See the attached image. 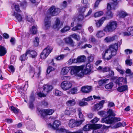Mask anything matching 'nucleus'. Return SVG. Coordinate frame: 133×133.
Listing matches in <instances>:
<instances>
[{"mask_svg": "<svg viewBox=\"0 0 133 133\" xmlns=\"http://www.w3.org/2000/svg\"><path fill=\"white\" fill-rule=\"evenodd\" d=\"M102 127V125L100 124H87L84 127L83 130L84 131H87L90 129H93L94 132L96 129L100 128Z\"/></svg>", "mask_w": 133, "mask_h": 133, "instance_id": "nucleus-4", "label": "nucleus"}, {"mask_svg": "<svg viewBox=\"0 0 133 133\" xmlns=\"http://www.w3.org/2000/svg\"><path fill=\"white\" fill-rule=\"evenodd\" d=\"M26 18L27 21L30 22H33V19L32 17L30 15H28L26 16Z\"/></svg>", "mask_w": 133, "mask_h": 133, "instance_id": "nucleus-48", "label": "nucleus"}, {"mask_svg": "<svg viewBox=\"0 0 133 133\" xmlns=\"http://www.w3.org/2000/svg\"><path fill=\"white\" fill-rule=\"evenodd\" d=\"M65 114L67 115H70L71 114V111L69 108H67L65 111Z\"/></svg>", "mask_w": 133, "mask_h": 133, "instance_id": "nucleus-59", "label": "nucleus"}, {"mask_svg": "<svg viewBox=\"0 0 133 133\" xmlns=\"http://www.w3.org/2000/svg\"><path fill=\"white\" fill-rule=\"evenodd\" d=\"M105 103V100H103L100 102L99 103L95 104L94 108L95 109L98 110L102 108L103 107V104Z\"/></svg>", "mask_w": 133, "mask_h": 133, "instance_id": "nucleus-12", "label": "nucleus"}, {"mask_svg": "<svg viewBox=\"0 0 133 133\" xmlns=\"http://www.w3.org/2000/svg\"><path fill=\"white\" fill-rule=\"evenodd\" d=\"M100 119L99 118L97 117H95L91 121V122L93 123H95L97 122Z\"/></svg>", "mask_w": 133, "mask_h": 133, "instance_id": "nucleus-64", "label": "nucleus"}, {"mask_svg": "<svg viewBox=\"0 0 133 133\" xmlns=\"http://www.w3.org/2000/svg\"><path fill=\"white\" fill-rule=\"evenodd\" d=\"M72 83L69 82L64 81L62 82L61 84V87L63 90H66L69 89L72 87Z\"/></svg>", "mask_w": 133, "mask_h": 133, "instance_id": "nucleus-6", "label": "nucleus"}, {"mask_svg": "<svg viewBox=\"0 0 133 133\" xmlns=\"http://www.w3.org/2000/svg\"><path fill=\"white\" fill-rule=\"evenodd\" d=\"M86 59L85 57L84 56H78L77 59L74 60L75 62L77 63H81L84 62Z\"/></svg>", "mask_w": 133, "mask_h": 133, "instance_id": "nucleus-15", "label": "nucleus"}, {"mask_svg": "<svg viewBox=\"0 0 133 133\" xmlns=\"http://www.w3.org/2000/svg\"><path fill=\"white\" fill-rule=\"evenodd\" d=\"M51 51V49L50 46H48L45 48L41 53L40 57L41 58H45Z\"/></svg>", "mask_w": 133, "mask_h": 133, "instance_id": "nucleus-5", "label": "nucleus"}, {"mask_svg": "<svg viewBox=\"0 0 133 133\" xmlns=\"http://www.w3.org/2000/svg\"><path fill=\"white\" fill-rule=\"evenodd\" d=\"M109 80V79H108L106 78L103 80H101L99 81V84L100 86H101L103 84L105 83H106V82Z\"/></svg>", "mask_w": 133, "mask_h": 133, "instance_id": "nucleus-41", "label": "nucleus"}, {"mask_svg": "<svg viewBox=\"0 0 133 133\" xmlns=\"http://www.w3.org/2000/svg\"><path fill=\"white\" fill-rule=\"evenodd\" d=\"M53 89V87L51 85L48 84L44 85L43 86V92L45 93L46 94Z\"/></svg>", "mask_w": 133, "mask_h": 133, "instance_id": "nucleus-11", "label": "nucleus"}, {"mask_svg": "<svg viewBox=\"0 0 133 133\" xmlns=\"http://www.w3.org/2000/svg\"><path fill=\"white\" fill-rule=\"evenodd\" d=\"M60 23V21L57 18L56 19L55 22V24L54 25V27L55 28H58L59 29L60 28V27L59 26Z\"/></svg>", "mask_w": 133, "mask_h": 133, "instance_id": "nucleus-37", "label": "nucleus"}, {"mask_svg": "<svg viewBox=\"0 0 133 133\" xmlns=\"http://www.w3.org/2000/svg\"><path fill=\"white\" fill-rule=\"evenodd\" d=\"M71 36L72 38H74L77 41H79L80 39L79 36V35H77L76 34H74L72 35Z\"/></svg>", "mask_w": 133, "mask_h": 133, "instance_id": "nucleus-36", "label": "nucleus"}, {"mask_svg": "<svg viewBox=\"0 0 133 133\" xmlns=\"http://www.w3.org/2000/svg\"><path fill=\"white\" fill-rule=\"evenodd\" d=\"M57 131L64 133H67L68 131H67L65 129L63 128H61L60 129L59 128L58 130Z\"/></svg>", "mask_w": 133, "mask_h": 133, "instance_id": "nucleus-60", "label": "nucleus"}, {"mask_svg": "<svg viewBox=\"0 0 133 133\" xmlns=\"http://www.w3.org/2000/svg\"><path fill=\"white\" fill-rule=\"evenodd\" d=\"M55 69L52 67L51 66H49L48 67L46 73L48 74H49V73L51 72L54 71L55 70Z\"/></svg>", "mask_w": 133, "mask_h": 133, "instance_id": "nucleus-42", "label": "nucleus"}, {"mask_svg": "<svg viewBox=\"0 0 133 133\" xmlns=\"http://www.w3.org/2000/svg\"><path fill=\"white\" fill-rule=\"evenodd\" d=\"M75 120L73 119H70L69 120L68 125L70 127L73 128L75 127Z\"/></svg>", "mask_w": 133, "mask_h": 133, "instance_id": "nucleus-35", "label": "nucleus"}, {"mask_svg": "<svg viewBox=\"0 0 133 133\" xmlns=\"http://www.w3.org/2000/svg\"><path fill=\"white\" fill-rule=\"evenodd\" d=\"M61 122L58 120H56L54 121L52 124L50 123L48 125V128H51L54 130H58L59 127L61 125Z\"/></svg>", "mask_w": 133, "mask_h": 133, "instance_id": "nucleus-8", "label": "nucleus"}, {"mask_svg": "<svg viewBox=\"0 0 133 133\" xmlns=\"http://www.w3.org/2000/svg\"><path fill=\"white\" fill-rule=\"evenodd\" d=\"M115 37H116V36H113L112 37H107L105 39V40L107 42L112 41L115 40Z\"/></svg>", "mask_w": 133, "mask_h": 133, "instance_id": "nucleus-31", "label": "nucleus"}, {"mask_svg": "<svg viewBox=\"0 0 133 133\" xmlns=\"http://www.w3.org/2000/svg\"><path fill=\"white\" fill-rule=\"evenodd\" d=\"M106 118L102 119V122L105 123L106 124H110L119 121H121V119L119 117H114L113 118H111V119H108Z\"/></svg>", "mask_w": 133, "mask_h": 133, "instance_id": "nucleus-7", "label": "nucleus"}, {"mask_svg": "<svg viewBox=\"0 0 133 133\" xmlns=\"http://www.w3.org/2000/svg\"><path fill=\"white\" fill-rule=\"evenodd\" d=\"M114 86V84L112 82H111L106 84L105 85V88L108 90L111 89Z\"/></svg>", "mask_w": 133, "mask_h": 133, "instance_id": "nucleus-29", "label": "nucleus"}, {"mask_svg": "<svg viewBox=\"0 0 133 133\" xmlns=\"http://www.w3.org/2000/svg\"><path fill=\"white\" fill-rule=\"evenodd\" d=\"M83 70V71H82L83 73V75L84 74H89V73L91 71L90 70H89L86 68H85L84 70Z\"/></svg>", "mask_w": 133, "mask_h": 133, "instance_id": "nucleus-62", "label": "nucleus"}, {"mask_svg": "<svg viewBox=\"0 0 133 133\" xmlns=\"http://www.w3.org/2000/svg\"><path fill=\"white\" fill-rule=\"evenodd\" d=\"M10 109L11 111H13L15 114H17L18 113L19 110L16 108L14 106H11L10 107Z\"/></svg>", "mask_w": 133, "mask_h": 133, "instance_id": "nucleus-39", "label": "nucleus"}, {"mask_svg": "<svg viewBox=\"0 0 133 133\" xmlns=\"http://www.w3.org/2000/svg\"><path fill=\"white\" fill-rule=\"evenodd\" d=\"M105 19L104 17H103L99 19L97 22H96V26L97 27H99L103 23Z\"/></svg>", "mask_w": 133, "mask_h": 133, "instance_id": "nucleus-24", "label": "nucleus"}, {"mask_svg": "<svg viewBox=\"0 0 133 133\" xmlns=\"http://www.w3.org/2000/svg\"><path fill=\"white\" fill-rule=\"evenodd\" d=\"M117 25L116 22L112 21L109 22L103 29L105 32H112L116 28Z\"/></svg>", "mask_w": 133, "mask_h": 133, "instance_id": "nucleus-3", "label": "nucleus"}, {"mask_svg": "<svg viewBox=\"0 0 133 133\" xmlns=\"http://www.w3.org/2000/svg\"><path fill=\"white\" fill-rule=\"evenodd\" d=\"M37 26H34L32 27V29L30 30V32L32 34H36L37 30Z\"/></svg>", "mask_w": 133, "mask_h": 133, "instance_id": "nucleus-32", "label": "nucleus"}, {"mask_svg": "<svg viewBox=\"0 0 133 133\" xmlns=\"http://www.w3.org/2000/svg\"><path fill=\"white\" fill-rule=\"evenodd\" d=\"M116 6V4H114L112 3H108L107 4V10L108 11H110V9H114Z\"/></svg>", "mask_w": 133, "mask_h": 133, "instance_id": "nucleus-27", "label": "nucleus"}, {"mask_svg": "<svg viewBox=\"0 0 133 133\" xmlns=\"http://www.w3.org/2000/svg\"><path fill=\"white\" fill-rule=\"evenodd\" d=\"M83 69V67L81 66H73L71 70V74L82 78L83 76V74L82 71Z\"/></svg>", "mask_w": 133, "mask_h": 133, "instance_id": "nucleus-2", "label": "nucleus"}, {"mask_svg": "<svg viewBox=\"0 0 133 133\" xmlns=\"http://www.w3.org/2000/svg\"><path fill=\"white\" fill-rule=\"evenodd\" d=\"M92 46L90 44H85L84 46H83L81 48V49H85L87 47H88L89 48H90L92 47Z\"/></svg>", "mask_w": 133, "mask_h": 133, "instance_id": "nucleus-61", "label": "nucleus"}, {"mask_svg": "<svg viewBox=\"0 0 133 133\" xmlns=\"http://www.w3.org/2000/svg\"><path fill=\"white\" fill-rule=\"evenodd\" d=\"M70 70V68L68 67H64L61 71V74L63 75H65L67 74Z\"/></svg>", "mask_w": 133, "mask_h": 133, "instance_id": "nucleus-17", "label": "nucleus"}, {"mask_svg": "<svg viewBox=\"0 0 133 133\" xmlns=\"http://www.w3.org/2000/svg\"><path fill=\"white\" fill-rule=\"evenodd\" d=\"M128 89V88L127 85H123L118 87L117 88V90L120 92H122L123 91L126 90Z\"/></svg>", "mask_w": 133, "mask_h": 133, "instance_id": "nucleus-26", "label": "nucleus"}, {"mask_svg": "<svg viewBox=\"0 0 133 133\" xmlns=\"http://www.w3.org/2000/svg\"><path fill=\"white\" fill-rule=\"evenodd\" d=\"M86 9V7L85 6L81 7L79 10V12L81 14H83V13L85 12Z\"/></svg>", "mask_w": 133, "mask_h": 133, "instance_id": "nucleus-45", "label": "nucleus"}, {"mask_svg": "<svg viewBox=\"0 0 133 133\" xmlns=\"http://www.w3.org/2000/svg\"><path fill=\"white\" fill-rule=\"evenodd\" d=\"M77 88H74L71 89L70 92L72 94H75L77 93Z\"/></svg>", "mask_w": 133, "mask_h": 133, "instance_id": "nucleus-50", "label": "nucleus"}, {"mask_svg": "<svg viewBox=\"0 0 133 133\" xmlns=\"http://www.w3.org/2000/svg\"><path fill=\"white\" fill-rule=\"evenodd\" d=\"M54 93L56 96H60L62 94L61 91L57 89L55 90Z\"/></svg>", "mask_w": 133, "mask_h": 133, "instance_id": "nucleus-47", "label": "nucleus"}, {"mask_svg": "<svg viewBox=\"0 0 133 133\" xmlns=\"http://www.w3.org/2000/svg\"><path fill=\"white\" fill-rule=\"evenodd\" d=\"M118 15L119 16V17L124 18L126 16H127L128 14L125 12L122 11L119 12Z\"/></svg>", "mask_w": 133, "mask_h": 133, "instance_id": "nucleus-34", "label": "nucleus"}, {"mask_svg": "<svg viewBox=\"0 0 133 133\" xmlns=\"http://www.w3.org/2000/svg\"><path fill=\"white\" fill-rule=\"evenodd\" d=\"M123 79V78L122 77H120L118 79H117L116 81V84H118L119 85H120L122 84L120 83Z\"/></svg>", "mask_w": 133, "mask_h": 133, "instance_id": "nucleus-49", "label": "nucleus"}, {"mask_svg": "<svg viewBox=\"0 0 133 133\" xmlns=\"http://www.w3.org/2000/svg\"><path fill=\"white\" fill-rule=\"evenodd\" d=\"M29 51H26L25 54L21 56L20 57V59L21 61H24L27 59V55L28 54Z\"/></svg>", "mask_w": 133, "mask_h": 133, "instance_id": "nucleus-30", "label": "nucleus"}, {"mask_svg": "<svg viewBox=\"0 0 133 133\" xmlns=\"http://www.w3.org/2000/svg\"><path fill=\"white\" fill-rule=\"evenodd\" d=\"M107 15L109 18H112L113 16L112 13L110 11H108L107 13Z\"/></svg>", "mask_w": 133, "mask_h": 133, "instance_id": "nucleus-51", "label": "nucleus"}, {"mask_svg": "<svg viewBox=\"0 0 133 133\" xmlns=\"http://www.w3.org/2000/svg\"><path fill=\"white\" fill-rule=\"evenodd\" d=\"M98 114L101 116L104 117L103 118H102V119H103L108 118L107 119H109V118L107 117V113L106 111H101L98 112Z\"/></svg>", "mask_w": 133, "mask_h": 133, "instance_id": "nucleus-22", "label": "nucleus"}, {"mask_svg": "<svg viewBox=\"0 0 133 133\" xmlns=\"http://www.w3.org/2000/svg\"><path fill=\"white\" fill-rule=\"evenodd\" d=\"M66 104L69 106H73L75 105L76 101L75 99H72L68 100L66 102Z\"/></svg>", "mask_w": 133, "mask_h": 133, "instance_id": "nucleus-20", "label": "nucleus"}, {"mask_svg": "<svg viewBox=\"0 0 133 133\" xmlns=\"http://www.w3.org/2000/svg\"><path fill=\"white\" fill-rule=\"evenodd\" d=\"M38 111L40 114L43 117L47 115H51L54 111V110L52 109L40 110Z\"/></svg>", "mask_w": 133, "mask_h": 133, "instance_id": "nucleus-10", "label": "nucleus"}, {"mask_svg": "<svg viewBox=\"0 0 133 133\" xmlns=\"http://www.w3.org/2000/svg\"><path fill=\"white\" fill-rule=\"evenodd\" d=\"M125 52V54H131L133 52L132 50H130L129 49H125L124 50Z\"/></svg>", "mask_w": 133, "mask_h": 133, "instance_id": "nucleus-63", "label": "nucleus"}, {"mask_svg": "<svg viewBox=\"0 0 133 133\" xmlns=\"http://www.w3.org/2000/svg\"><path fill=\"white\" fill-rule=\"evenodd\" d=\"M70 29V27L69 26H66L61 30V31L62 32H65L68 30Z\"/></svg>", "mask_w": 133, "mask_h": 133, "instance_id": "nucleus-43", "label": "nucleus"}, {"mask_svg": "<svg viewBox=\"0 0 133 133\" xmlns=\"http://www.w3.org/2000/svg\"><path fill=\"white\" fill-rule=\"evenodd\" d=\"M107 117L109 119H111L110 117L111 116H115L116 114L112 110L110 109H107Z\"/></svg>", "mask_w": 133, "mask_h": 133, "instance_id": "nucleus-21", "label": "nucleus"}, {"mask_svg": "<svg viewBox=\"0 0 133 133\" xmlns=\"http://www.w3.org/2000/svg\"><path fill=\"white\" fill-rule=\"evenodd\" d=\"M79 105L81 106H84L87 105L88 103L87 102L82 101L79 102Z\"/></svg>", "mask_w": 133, "mask_h": 133, "instance_id": "nucleus-57", "label": "nucleus"}, {"mask_svg": "<svg viewBox=\"0 0 133 133\" xmlns=\"http://www.w3.org/2000/svg\"><path fill=\"white\" fill-rule=\"evenodd\" d=\"M122 43V41L118 42L110 46L109 48L106 50L104 54H102V58L104 60H109L112 57V56H115L116 54L118 49V46H120Z\"/></svg>", "mask_w": 133, "mask_h": 133, "instance_id": "nucleus-1", "label": "nucleus"}, {"mask_svg": "<svg viewBox=\"0 0 133 133\" xmlns=\"http://www.w3.org/2000/svg\"><path fill=\"white\" fill-rule=\"evenodd\" d=\"M105 35V34L103 30L98 31L96 35V36L98 38H101Z\"/></svg>", "mask_w": 133, "mask_h": 133, "instance_id": "nucleus-23", "label": "nucleus"}, {"mask_svg": "<svg viewBox=\"0 0 133 133\" xmlns=\"http://www.w3.org/2000/svg\"><path fill=\"white\" fill-rule=\"evenodd\" d=\"M38 96L40 97H45L47 95L45 93H44L43 91V93L40 92L38 93Z\"/></svg>", "mask_w": 133, "mask_h": 133, "instance_id": "nucleus-58", "label": "nucleus"}, {"mask_svg": "<svg viewBox=\"0 0 133 133\" xmlns=\"http://www.w3.org/2000/svg\"><path fill=\"white\" fill-rule=\"evenodd\" d=\"M12 15L15 17L18 21L19 22L22 21V17L20 14L14 11L12 12Z\"/></svg>", "mask_w": 133, "mask_h": 133, "instance_id": "nucleus-16", "label": "nucleus"}, {"mask_svg": "<svg viewBox=\"0 0 133 133\" xmlns=\"http://www.w3.org/2000/svg\"><path fill=\"white\" fill-rule=\"evenodd\" d=\"M39 38L37 37H36L35 38L34 40L33 41L34 45L35 46H38L39 45Z\"/></svg>", "mask_w": 133, "mask_h": 133, "instance_id": "nucleus-38", "label": "nucleus"}, {"mask_svg": "<svg viewBox=\"0 0 133 133\" xmlns=\"http://www.w3.org/2000/svg\"><path fill=\"white\" fill-rule=\"evenodd\" d=\"M84 18V15L82 14H79L78 16L77 20L79 21H82Z\"/></svg>", "mask_w": 133, "mask_h": 133, "instance_id": "nucleus-52", "label": "nucleus"}, {"mask_svg": "<svg viewBox=\"0 0 133 133\" xmlns=\"http://www.w3.org/2000/svg\"><path fill=\"white\" fill-rule=\"evenodd\" d=\"M98 70H100L101 72H107L110 70L111 69V68L109 67H105L103 68L101 66H99L98 68Z\"/></svg>", "mask_w": 133, "mask_h": 133, "instance_id": "nucleus-19", "label": "nucleus"}, {"mask_svg": "<svg viewBox=\"0 0 133 133\" xmlns=\"http://www.w3.org/2000/svg\"><path fill=\"white\" fill-rule=\"evenodd\" d=\"M93 99V98L92 96L88 97L87 98H84L82 100L84 101H90Z\"/></svg>", "mask_w": 133, "mask_h": 133, "instance_id": "nucleus-56", "label": "nucleus"}, {"mask_svg": "<svg viewBox=\"0 0 133 133\" xmlns=\"http://www.w3.org/2000/svg\"><path fill=\"white\" fill-rule=\"evenodd\" d=\"M6 53V49L3 46H0V56H2Z\"/></svg>", "mask_w": 133, "mask_h": 133, "instance_id": "nucleus-25", "label": "nucleus"}, {"mask_svg": "<svg viewBox=\"0 0 133 133\" xmlns=\"http://www.w3.org/2000/svg\"><path fill=\"white\" fill-rule=\"evenodd\" d=\"M65 43L70 45H72L73 43V40L70 37H68L64 39Z\"/></svg>", "mask_w": 133, "mask_h": 133, "instance_id": "nucleus-28", "label": "nucleus"}, {"mask_svg": "<svg viewBox=\"0 0 133 133\" xmlns=\"http://www.w3.org/2000/svg\"><path fill=\"white\" fill-rule=\"evenodd\" d=\"M77 111L78 112V114L79 118L81 119H84V116L81 111V109L80 108H78L77 109Z\"/></svg>", "mask_w": 133, "mask_h": 133, "instance_id": "nucleus-33", "label": "nucleus"}, {"mask_svg": "<svg viewBox=\"0 0 133 133\" xmlns=\"http://www.w3.org/2000/svg\"><path fill=\"white\" fill-rule=\"evenodd\" d=\"M14 8L15 10L17 12V13L21 12V11L19 9V5H15L14 6Z\"/></svg>", "mask_w": 133, "mask_h": 133, "instance_id": "nucleus-55", "label": "nucleus"}, {"mask_svg": "<svg viewBox=\"0 0 133 133\" xmlns=\"http://www.w3.org/2000/svg\"><path fill=\"white\" fill-rule=\"evenodd\" d=\"M84 121V119H81L79 121H75V127H78L81 125L82 122Z\"/></svg>", "mask_w": 133, "mask_h": 133, "instance_id": "nucleus-40", "label": "nucleus"}, {"mask_svg": "<svg viewBox=\"0 0 133 133\" xmlns=\"http://www.w3.org/2000/svg\"><path fill=\"white\" fill-rule=\"evenodd\" d=\"M60 11V9L56 8L54 6H52L49 8L48 13L51 16H55L57 15Z\"/></svg>", "mask_w": 133, "mask_h": 133, "instance_id": "nucleus-9", "label": "nucleus"}, {"mask_svg": "<svg viewBox=\"0 0 133 133\" xmlns=\"http://www.w3.org/2000/svg\"><path fill=\"white\" fill-rule=\"evenodd\" d=\"M44 25L46 29H47L50 26V17H46L44 20Z\"/></svg>", "mask_w": 133, "mask_h": 133, "instance_id": "nucleus-14", "label": "nucleus"}, {"mask_svg": "<svg viewBox=\"0 0 133 133\" xmlns=\"http://www.w3.org/2000/svg\"><path fill=\"white\" fill-rule=\"evenodd\" d=\"M27 51H29L28 54L29 55L30 57L32 58H35L36 57L37 54L36 51L30 50H28Z\"/></svg>", "mask_w": 133, "mask_h": 133, "instance_id": "nucleus-18", "label": "nucleus"}, {"mask_svg": "<svg viewBox=\"0 0 133 133\" xmlns=\"http://www.w3.org/2000/svg\"><path fill=\"white\" fill-rule=\"evenodd\" d=\"M103 14V12L102 11L98 12L95 13L94 16L96 17H98L102 15Z\"/></svg>", "mask_w": 133, "mask_h": 133, "instance_id": "nucleus-46", "label": "nucleus"}, {"mask_svg": "<svg viewBox=\"0 0 133 133\" xmlns=\"http://www.w3.org/2000/svg\"><path fill=\"white\" fill-rule=\"evenodd\" d=\"M125 63L128 65L130 66H131L132 64V59H127L125 61Z\"/></svg>", "mask_w": 133, "mask_h": 133, "instance_id": "nucleus-54", "label": "nucleus"}, {"mask_svg": "<svg viewBox=\"0 0 133 133\" xmlns=\"http://www.w3.org/2000/svg\"><path fill=\"white\" fill-rule=\"evenodd\" d=\"M128 31L130 34V35L133 36V27H130L127 29Z\"/></svg>", "mask_w": 133, "mask_h": 133, "instance_id": "nucleus-53", "label": "nucleus"}, {"mask_svg": "<svg viewBox=\"0 0 133 133\" xmlns=\"http://www.w3.org/2000/svg\"><path fill=\"white\" fill-rule=\"evenodd\" d=\"M82 27V25L81 24H78L75 27H73L72 29L73 31H75L78 30H80Z\"/></svg>", "mask_w": 133, "mask_h": 133, "instance_id": "nucleus-44", "label": "nucleus"}, {"mask_svg": "<svg viewBox=\"0 0 133 133\" xmlns=\"http://www.w3.org/2000/svg\"><path fill=\"white\" fill-rule=\"evenodd\" d=\"M91 87L86 86L82 87L81 90L84 93H88L90 92L92 90Z\"/></svg>", "mask_w": 133, "mask_h": 133, "instance_id": "nucleus-13", "label": "nucleus"}]
</instances>
